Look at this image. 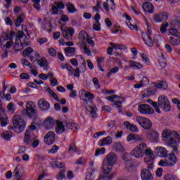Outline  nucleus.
Instances as JSON below:
<instances>
[{
    "mask_svg": "<svg viewBox=\"0 0 180 180\" xmlns=\"http://www.w3.org/2000/svg\"><path fill=\"white\" fill-rule=\"evenodd\" d=\"M56 124V121L53 118H47L44 122V126L46 130H51L54 129V125Z\"/></svg>",
    "mask_w": 180,
    "mask_h": 180,
    "instance_id": "obj_17",
    "label": "nucleus"
},
{
    "mask_svg": "<svg viewBox=\"0 0 180 180\" xmlns=\"http://www.w3.org/2000/svg\"><path fill=\"white\" fill-rule=\"evenodd\" d=\"M1 137H2V139H4V140L9 141V140H11V138L12 137V134L9 133L8 131H4L1 134Z\"/></svg>",
    "mask_w": 180,
    "mask_h": 180,
    "instance_id": "obj_46",
    "label": "nucleus"
},
{
    "mask_svg": "<svg viewBox=\"0 0 180 180\" xmlns=\"http://www.w3.org/2000/svg\"><path fill=\"white\" fill-rule=\"evenodd\" d=\"M7 109L8 112H10L11 113H13L15 110H16V107H15V105L13 104V103H9L7 106Z\"/></svg>",
    "mask_w": 180,
    "mask_h": 180,
    "instance_id": "obj_49",
    "label": "nucleus"
},
{
    "mask_svg": "<svg viewBox=\"0 0 180 180\" xmlns=\"http://www.w3.org/2000/svg\"><path fill=\"white\" fill-rule=\"evenodd\" d=\"M154 157H147L145 158V162L148 165V168H149V169H152L153 165H154Z\"/></svg>",
    "mask_w": 180,
    "mask_h": 180,
    "instance_id": "obj_33",
    "label": "nucleus"
},
{
    "mask_svg": "<svg viewBox=\"0 0 180 180\" xmlns=\"http://www.w3.org/2000/svg\"><path fill=\"white\" fill-rule=\"evenodd\" d=\"M38 106L41 112H46L50 109V103L45 99H40L38 101Z\"/></svg>",
    "mask_w": 180,
    "mask_h": 180,
    "instance_id": "obj_14",
    "label": "nucleus"
},
{
    "mask_svg": "<svg viewBox=\"0 0 180 180\" xmlns=\"http://www.w3.org/2000/svg\"><path fill=\"white\" fill-rule=\"evenodd\" d=\"M66 7L69 13H75L77 12V8H75V6L72 4L71 2H68L66 4Z\"/></svg>",
    "mask_w": 180,
    "mask_h": 180,
    "instance_id": "obj_34",
    "label": "nucleus"
},
{
    "mask_svg": "<svg viewBox=\"0 0 180 180\" xmlns=\"http://www.w3.org/2000/svg\"><path fill=\"white\" fill-rule=\"evenodd\" d=\"M93 29L94 30H96V32H101V22L99 24H94L93 25Z\"/></svg>",
    "mask_w": 180,
    "mask_h": 180,
    "instance_id": "obj_62",
    "label": "nucleus"
},
{
    "mask_svg": "<svg viewBox=\"0 0 180 180\" xmlns=\"http://www.w3.org/2000/svg\"><path fill=\"white\" fill-rule=\"evenodd\" d=\"M154 20L155 22H166V20H168V15L167 13L156 15L154 17Z\"/></svg>",
    "mask_w": 180,
    "mask_h": 180,
    "instance_id": "obj_21",
    "label": "nucleus"
},
{
    "mask_svg": "<svg viewBox=\"0 0 180 180\" xmlns=\"http://www.w3.org/2000/svg\"><path fill=\"white\" fill-rule=\"evenodd\" d=\"M155 154H157L159 157L164 158L168 155V151L165 148L158 147L155 150Z\"/></svg>",
    "mask_w": 180,
    "mask_h": 180,
    "instance_id": "obj_19",
    "label": "nucleus"
},
{
    "mask_svg": "<svg viewBox=\"0 0 180 180\" xmlns=\"http://www.w3.org/2000/svg\"><path fill=\"white\" fill-rule=\"evenodd\" d=\"M20 171H22V166L20 165H18L15 170V176H16V178H18L17 180L20 179V178H22V176H20Z\"/></svg>",
    "mask_w": 180,
    "mask_h": 180,
    "instance_id": "obj_40",
    "label": "nucleus"
},
{
    "mask_svg": "<svg viewBox=\"0 0 180 180\" xmlns=\"http://www.w3.org/2000/svg\"><path fill=\"white\" fill-rule=\"evenodd\" d=\"M13 126L8 127L9 130H14L15 133H22L26 127L25 120L20 117V115H15L13 118Z\"/></svg>",
    "mask_w": 180,
    "mask_h": 180,
    "instance_id": "obj_2",
    "label": "nucleus"
},
{
    "mask_svg": "<svg viewBox=\"0 0 180 180\" xmlns=\"http://www.w3.org/2000/svg\"><path fill=\"white\" fill-rule=\"evenodd\" d=\"M107 101H110L114 103L115 106L118 109H122V103L124 102V98L123 97H120L117 95H112L110 96L106 97Z\"/></svg>",
    "mask_w": 180,
    "mask_h": 180,
    "instance_id": "obj_9",
    "label": "nucleus"
},
{
    "mask_svg": "<svg viewBox=\"0 0 180 180\" xmlns=\"http://www.w3.org/2000/svg\"><path fill=\"white\" fill-rule=\"evenodd\" d=\"M131 153H124L122 155V160L125 161V162H129V161H131Z\"/></svg>",
    "mask_w": 180,
    "mask_h": 180,
    "instance_id": "obj_42",
    "label": "nucleus"
},
{
    "mask_svg": "<svg viewBox=\"0 0 180 180\" xmlns=\"http://www.w3.org/2000/svg\"><path fill=\"white\" fill-rule=\"evenodd\" d=\"M142 8L145 12L148 13H153L154 12V6L151 3L147 1L142 4Z\"/></svg>",
    "mask_w": 180,
    "mask_h": 180,
    "instance_id": "obj_18",
    "label": "nucleus"
},
{
    "mask_svg": "<svg viewBox=\"0 0 180 180\" xmlns=\"http://www.w3.org/2000/svg\"><path fill=\"white\" fill-rule=\"evenodd\" d=\"M65 169H62L60 171L59 174H57L56 179H57L58 180H63V179H64V178H65Z\"/></svg>",
    "mask_w": 180,
    "mask_h": 180,
    "instance_id": "obj_47",
    "label": "nucleus"
},
{
    "mask_svg": "<svg viewBox=\"0 0 180 180\" xmlns=\"http://www.w3.org/2000/svg\"><path fill=\"white\" fill-rule=\"evenodd\" d=\"M116 161H117V158L116 157V154L113 153H110L107 155L106 159L104 162L105 165L103 167V174L98 178V180H101V179L112 180V178H113L115 174L114 173L109 174L110 172H112V167H112V165H115V164L116 163Z\"/></svg>",
    "mask_w": 180,
    "mask_h": 180,
    "instance_id": "obj_1",
    "label": "nucleus"
},
{
    "mask_svg": "<svg viewBox=\"0 0 180 180\" xmlns=\"http://www.w3.org/2000/svg\"><path fill=\"white\" fill-rule=\"evenodd\" d=\"M141 178L142 180H153V173L148 169H143L141 172Z\"/></svg>",
    "mask_w": 180,
    "mask_h": 180,
    "instance_id": "obj_13",
    "label": "nucleus"
},
{
    "mask_svg": "<svg viewBox=\"0 0 180 180\" xmlns=\"http://www.w3.org/2000/svg\"><path fill=\"white\" fill-rule=\"evenodd\" d=\"M159 64L162 68H165V67H167V61H165L164 58L160 59Z\"/></svg>",
    "mask_w": 180,
    "mask_h": 180,
    "instance_id": "obj_52",
    "label": "nucleus"
},
{
    "mask_svg": "<svg viewBox=\"0 0 180 180\" xmlns=\"http://www.w3.org/2000/svg\"><path fill=\"white\" fill-rule=\"evenodd\" d=\"M167 162H169V167H172L176 164V156H175V153H170L169 154Z\"/></svg>",
    "mask_w": 180,
    "mask_h": 180,
    "instance_id": "obj_22",
    "label": "nucleus"
},
{
    "mask_svg": "<svg viewBox=\"0 0 180 180\" xmlns=\"http://www.w3.org/2000/svg\"><path fill=\"white\" fill-rule=\"evenodd\" d=\"M148 103H150L152 105L157 113H161V110H160V108H158V102H154L153 100L148 99Z\"/></svg>",
    "mask_w": 180,
    "mask_h": 180,
    "instance_id": "obj_37",
    "label": "nucleus"
},
{
    "mask_svg": "<svg viewBox=\"0 0 180 180\" xmlns=\"http://www.w3.org/2000/svg\"><path fill=\"white\" fill-rule=\"evenodd\" d=\"M32 53H34V50H33L32 47H28L25 50H24V51L22 52V56L23 57H30L31 61H33L34 58L33 57V56L31 55Z\"/></svg>",
    "mask_w": 180,
    "mask_h": 180,
    "instance_id": "obj_23",
    "label": "nucleus"
},
{
    "mask_svg": "<svg viewBox=\"0 0 180 180\" xmlns=\"http://www.w3.org/2000/svg\"><path fill=\"white\" fill-rule=\"evenodd\" d=\"M65 53L67 57H71V56H75V48L68 47L65 49Z\"/></svg>",
    "mask_w": 180,
    "mask_h": 180,
    "instance_id": "obj_30",
    "label": "nucleus"
},
{
    "mask_svg": "<svg viewBox=\"0 0 180 180\" xmlns=\"http://www.w3.org/2000/svg\"><path fill=\"white\" fill-rule=\"evenodd\" d=\"M62 34L64 39H66L68 41L72 40V36L74 35V29L72 28H67V27H61Z\"/></svg>",
    "mask_w": 180,
    "mask_h": 180,
    "instance_id": "obj_11",
    "label": "nucleus"
},
{
    "mask_svg": "<svg viewBox=\"0 0 180 180\" xmlns=\"http://www.w3.org/2000/svg\"><path fill=\"white\" fill-rule=\"evenodd\" d=\"M158 108H161L165 112H169L171 110V103L167 96H160L158 101Z\"/></svg>",
    "mask_w": 180,
    "mask_h": 180,
    "instance_id": "obj_5",
    "label": "nucleus"
},
{
    "mask_svg": "<svg viewBox=\"0 0 180 180\" xmlns=\"http://www.w3.org/2000/svg\"><path fill=\"white\" fill-rule=\"evenodd\" d=\"M138 110L142 115H150L154 113V110L148 104H141L138 106Z\"/></svg>",
    "mask_w": 180,
    "mask_h": 180,
    "instance_id": "obj_10",
    "label": "nucleus"
},
{
    "mask_svg": "<svg viewBox=\"0 0 180 180\" xmlns=\"http://www.w3.org/2000/svg\"><path fill=\"white\" fill-rule=\"evenodd\" d=\"M158 165H160V167H169V163L167 161H164L162 160H161L159 163Z\"/></svg>",
    "mask_w": 180,
    "mask_h": 180,
    "instance_id": "obj_58",
    "label": "nucleus"
},
{
    "mask_svg": "<svg viewBox=\"0 0 180 180\" xmlns=\"http://www.w3.org/2000/svg\"><path fill=\"white\" fill-rule=\"evenodd\" d=\"M8 122H9V120H8L6 115L0 112V124L1 127H5L8 124Z\"/></svg>",
    "mask_w": 180,
    "mask_h": 180,
    "instance_id": "obj_26",
    "label": "nucleus"
},
{
    "mask_svg": "<svg viewBox=\"0 0 180 180\" xmlns=\"http://www.w3.org/2000/svg\"><path fill=\"white\" fill-rule=\"evenodd\" d=\"M143 40L148 47H153V46H154V42L153 41L151 37L148 34H146L144 37H143Z\"/></svg>",
    "mask_w": 180,
    "mask_h": 180,
    "instance_id": "obj_24",
    "label": "nucleus"
},
{
    "mask_svg": "<svg viewBox=\"0 0 180 180\" xmlns=\"http://www.w3.org/2000/svg\"><path fill=\"white\" fill-rule=\"evenodd\" d=\"M144 154H146V155H148V157H153V155H154V153L153 152V150L147 148V145L146 149L144 150Z\"/></svg>",
    "mask_w": 180,
    "mask_h": 180,
    "instance_id": "obj_53",
    "label": "nucleus"
},
{
    "mask_svg": "<svg viewBox=\"0 0 180 180\" xmlns=\"http://www.w3.org/2000/svg\"><path fill=\"white\" fill-rule=\"evenodd\" d=\"M24 143L27 146L32 143L33 148H36L39 146L40 141L36 139V136L32 132L27 131L24 137Z\"/></svg>",
    "mask_w": 180,
    "mask_h": 180,
    "instance_id": "obj_4",
    "label": "nucleus"
},
{
    "mask_svg": "<svg viewBox=\"0 0 180 180\" xmlns=\"http://www.w3.org/2000/svg\"><path fill=\"white\" fill-rule=\"evenodd\" d=\"M127 25L128 26V27H129L131 29V30H139V28L137 27V25H134L133 24H131V22H130V21L127 22Z\"/></svg>",
    "mask_w": 180,
    "mask_h": 180,
    "instance_id": "obj_51",
    "label": "nucleus"
},
{
    "mask_svg": "<svg viewBox=\"0 0 180 180\" xmlns=\"http://www.w3.org/2000/svg\"><path fill=\"white\" fill-rule=\"evenodd\" d=\"M165 180H176V177L171 174L165 176Z\"/></svg>",
    "mask_w": 180,
    "mask_h": 180,
    "instance_id": "obj_57",
    "label": "nucleus"
},
{
    "mask_svg": "<svg viewBox=\"0 0 180 180\" xmlns=\"http://www.w3.org/2000/svg\"><path fill=\"white\" fill-rule=\"evenodd\" d=\"M56 131L57 134H60L64 133V131H65V127H64L63 122H61L60 120L56 121Z\"/></svg>",
    "mask_w": 180,
    "mask_h": 180,
    "instance_id": "obj_20",
    "label": "nucleus"
},
{
    "mask_svg": "<svg viewBox=\"0 0 180 180\" xmlns=\"http://www.w3.org/2000/svg\"><path fill=\"white\" fill-rule=\"evenodd\" d=\"M84 98H87V99L92 100L94 99V98H95V96L91 94V92H86L84 94Z\"/></svg>",
    "mask_w": 180,
    "mask_h": 180,
    "instance_id": "obj_61",
    "label": "nucleus"
},
{
    "mask_svg": "<svg viewBox=\"0 0 180 180\" xmlns=\"http://www.w3.org/2000/svg\"><path fill=\"white\" fill-rule=\"evenodd\" d=\"M89 37V36L88 35V33L84 30L81 31L79 34V40H82V41H85Z\"/></svg>",
    "mask_w": 180,
    "mask_h": 180,
    "instance_id": "obj_38",
    "label": "nucleus"
},
{
    "mask_svg": "<svg viewBox=\"0 0 180 180\" xmlns=\"http://www.w3.org/2000/svg\"><path fill=\"white\" fill-rule=\"evenodd\" d=\"M169 33L172 34L169 38L170 42L173 46H179L180 44V32L175 28L169 29Z\"/></svg>",
    "mask_w": 180,
    "mask_h": 180,
    "instance_id": "obj_7",
    "label": "nucleus"
},
{
    "mask_svg": "<svg viewBox=\"0 0 180 180\" xmlns=\"http://www.w3.org/2000/svg\"><path fill=\"white\" fill-rule=\"evenodd\" d=\"M136 120L137 123L141 125V127H143L145 130H150V129L153 127V123H151V121H150L148 118L137 116Z\"/></svg>",
    "mask_w": 180,
    "mask_h": 180,
    "instance_id": "obj_8",
    "label": "nucleus"
},
{
    "mask_svg": "<svg viewBox=\"0 0 180 180\" xmlns=\"http://www.w3.org/2000/svg\"><path fill=\"white\" fill-rule=\"evenodd\" d=\"M60 150V147H58L57 145H54L51 150H49V153H51L52 154H56L57 151Z\"/></svg>",
    "mask_w": 180,
    "mask_h": 180,
    "instance_id": "obj_54",
    "label": "nucleus"
},
{
    "mask_svg": "<svg viewBox=\"0 0 180 180\" xmlns=\"http://www.w3.org/2000/svg\"><path fill=\"white\" fill-rule=\"evenodd\" d=\"M90 115L93 119H96L98 117L96 114V107H90Z\"/></svg>",
    "mask_w": 180,
    "mask_h": 180,
    "instance_id": "obj_45",
    "label": "nucleus"
},
{
    "mask_svg": "<svg viewBox=\"0 0 180 180\" xmlns=\"http://www.w3.org/2000/svg\"><path fill=\"white\" fill-rule=\"evenodd\" d=\"M44 88L46 92H49V94L51 95V96L53 97L56 101H57V102H60V98L58 97V96H57L56 93H54V91H53V90H51L50 86H46Z\"/></svg>",
    "mask_w": 180,
    "mask_h": 180,
    "instance_id": "obj_28",
    "label": "nucleus"
},
{
    "mask_svg": "<svg viewBox=\"0 0 180 180\" xmlns=\"http://www.w3.org/2000/svg\"><path fill=\"white\" fill-rule=\"evenodd\" d=\"M20 78H21V79H29L30 78V77L29 76V75L27 73H22L20 75Z\"/></svg>",
    "mask_w": 180,
    "mask_h": 180,
    "instance_id": "obj_64",
    "label": "nucleus"
},
{
    "mask_svg": "<svg viewBox=\"0 0 180 180\" xmlns=\"http://www.w3.org/2000/svg\"><path fill=\"white\" fill-rule=\"evenodd\" d=\"M21 61H22L23 65H27V67H30V68H33V66H32V63H30L29 62V60H26L25 58H22L21 60Z\"/></svg>",
    "mask_w": 180,
    "mask_h": 180,
    "instance_id": "obj_55",
    "label": "nucleus"
},
{
    "mask_svg": "<svg viewBox=\"0 0 180 180\" xmlns=\"http://www.w3.org/2000/svg\"><path fill=\"white\" fill-rule=\"evenodd\" d=\"M147 149V144L140 143L135 147L131 152V155L136 158H141L144 155V151Z\"/></svg>",
    "mask_w": 180,
    "mask_h": 180,
    "instance_id": "obj_6",
    "label": "nucleus"
},
{
    "mask_svg": "<svg viewBox=\"0 0 180 180\" xmlns=\"http://www.w3.org/2000/svg\"><path fill=\"white\" fill-rule=\"evenodd\" d=\"M44 143L48 146H51L56 141V134L53 131H49L44 138Z\"/></svg>",
    "mask_w": 180,
    "mask_h": 180,
    "instance_id": "obj_12",
    "label": "nucleus"
},
{
    "mask_svg": "<svg viewBox=\"0 0 180 180\" xmlns=\"http://www.w3.org/2000/svg\"><path fill=\"white\" fill-rule=\"evenodd\" d=\"M156 86L158 88H163V89H168V83H167L166 81H161L160 83H158L156 84Z\"/></svg>",
    "mask_w": 180,
    "mask_h": 180,
    "instance_id": "obj_44",
    "label": "nucleus"
},
{
    "mask_svg": "<svg viewBox=\"0 0 180 180\" xmlns=\"http://www.w3.org/2000/svg\"><path fill=\"white\" fill-rule=\"evenodd\" d=\"M65 127L68 128L69 130H72V129H75L76 131H78L79 129V126L74 122H65Z\"/></svg>",
    "mask_w": 180,
    "mask_h": 180,
    "instance_id": "obj_31",
    "label": "nucleus"
},
{
    "mask_svg": "<svg viewBox=\"0 0 180 180\" xmlns=\"http://www.w3.org/2000/svg\"><path fill=\"white\" fill-rule=\"evenodd\" d=\"M55 5H52V12L53 15H58L59 9H64L65 5L63 2H55Z\"/></svg>",
    "mask_w": 180,
    "mask_h": 180,
    "instance_id": "obj_16",
    "label": "nucleus"
},
{
    "mask_svg": "<svg viewBox=\"0 0 180 180\" xmlns=\"http://www.w3.org/2000/svg\"><path fill=\"white\" fill-rule=\"evenodd\" d=\"M112 137L108 136L105 138H103L101 141V143L99 144L100 147H103V146H106L107 144H112Z\"/></svg>",
    "mask_w": 180,
    "mask_h": 180,
    "instance_id": "obj_32",
    "label": "nucleus"
},
{
    "mask_svg": "<svg viewBox=\"0 0 180 180\" xmlns=\"http://www.w3.org/2000/svg\"><path fill=\"white\" fill-rule=\"evenodd\" d=\"M37 64L41 67H43L44 70H47V68H49V63L47 62V60L46 59V58H42L41 59H39L37 60Z\"/></svg>",
    "mask_w": 180,
    "mask_h": 180,
    "instance_id": "obj_27",
    "label": "nucleus"
},
{
    "mask_svg": "<svg viewBox=\"0 0 180 180\" xmlns=\"http://www.w3.org/2000/svg\"><path fill=\"white\" fill-rule=\"evenodd\" d=\"M110 46L111 47H112V49H115V50H124V49H126V46H124V45L114 44L112 42L110 43Z\"/></svg>",
    "mask_w": 180,
    "mask_h": 180,
    "instance_id": "obj_41",
    "label": "nucleus"
},
{
    "mask_svg": "<svg viewBox=\"0 0 180 180\" xmlns=\"http://www.w3.org/2000/svg\"><path fill=\"white\" fill-rule=\"evenodd\" d=\"M106 151V148H101V149H97L95 153V156L98 157L99 155L105 154V152Z\"/></svg>",
    "mask_w": 180,
    "mask_h": 180,
    "instance_id": "obj_50",
    "label": "nucleus"
},
{
    "mask_svg": "<svg viewBox=\"0 0 180 180\" xmlns=\"http://www.w3.org/2000/svg\"><path fill=\"white\" fill-rule=\"evenodd\" d=\"M93 84H94L97 89H101V86L99 85V80L96 77L93 78Z\"/></svg>",
    "mask_w": 180,
    "mask_h": 180,
    "instance_id": "obj_56",
    "label": "nucleus"
},
{
    "mask_svg": "<svg viewBox=\"0 0 180 180\" xmlns=\"http://www.w3.org/2000/svg\"><path fill=\"white\" fill-rule=\"evenodd\" d=\"M169 25V24L168 22L162 23L160 26V32L162 34L167 33V28Z\"/></svg>",
    "mask_w": 180,
    "mask_h": 180,
    "instance_id": "obj_48",
    "label": "nucleus"
},
{
    "mask_svg": "<svg viewBox=\"0 0 180 180\" xmlns=\"http://www.w3.org/2000/svg\"><path fill=\"white\" fill-rule=\"evenodd\" d=\"M145 91H146L148 94H143V98H147V96H154V95H155V90L151 88L147 89Z\"/></svg>",
    "mask_w": 180,
    "mask_h": 180,
    "instance_id": "obj_39",
    "label": "nucleus"
},
{
    "mask_svg": "<svg viewBox=\"0 0 180 180\" xmlns=\"http://www.w3.org/2000/svg\"><path fill=\"white\" fill-rule=\"evenodd\" d=\"M68 151H72V153H78V148H77L75 142L71 143L69 145Z\"/></svg>",
    "mask_w": 180,
    "mask_h": 180,
    "instance_id": "obj_43",
    "label": "nucleus"
},
{
    "mask_svg": "<svg viewBox=\"0 0 180 180\" xmlns=\"http://www.w3.org/2000/svg\"><path fill=\"white\" fill-rule=\"evenodd\" d=\"M50 82L52 86H57V85H58V82L57 81V79H56V77L51 79Z\"/></svg>",
    "mask_w": 180,
    "mask_h": 180,
    "instance_id": "obj_60",
    "label": "nucleus"
},
{
    "mask_svg": "<svg viewBox=\"0 0 180 180\" xmlns=\"http://www.w3.org/2000/svg\"><path fill=\"white\" fill-rule=\"evenodd\" d=\"M49 53L51 57H56L57 56V51L54 49L53 48H50L49 50Z\"/></svg>",
    "mask_w": 180,
    "mask_h": 180,
    "instance_id": "obj_59",
    "label": "nucleus"
},
{
    "mask_svg": "<svg viewBox=\"0 0 180 180\" xmlns=\"http://www.w3.org/2000/svg\"><path fill=\"white\" fill-rule=\"evenodd\" d=\"M150 139L153 140L155 143L158 141V139H160V134L155 131H150L148 133Z\"/></svg>",
    "mask_w": 180,
    "mask_h": 180,
    "instance_id": "obj_25",
    "label": "nucleus"
},
{
    "mask_svg": "<svg viewBox=\"0 0 180 180\" xmlns=\"http://www.w3.org/2000/svg\"><path fill=\"white\" fill-rule=\"evenodd\" d=\"M44 88L46 92H49V94L51 95V96L53 97L56 101H57V102H60V98L58 97V96H57L56 93H54V91H53V90H51L50 86H46Z\"/></svg>",
    "mask_w": 180,
    "mask_h": 180,
    "instance_id": "obj_29",
    "label": "nucleus"
},
{
    "mask_svg": "<svg viewBox=\"0 0 180 180\" xmlns=\"http://www.w3.org/2000/svg\"><path fill=\"white\" fill-rule=\"evenodd\" d=\"M129 65L131 68H137V70H140V68H143V67H144L140 63H137L134 60H129Z\"/></svg>",
    "mask_w": 180,
    "mask_h": 180,
    "instance_id": "obj_35",
    "label": "nucleus"
},
{
    "mask_svg": "<svg viewBox=\"0 0 180 180\" xmlns=\"http://www.w3.org/2000/svg\"><path fill=\"white\" fill-rule=\"evenodd\" d=\"M25 22V19L23 18V15H20L17 17V19L14 21V24L16 27H19L20 26V24L23 23Z\"/></svg>",
    "mask_w": 180,
    "mask_h": 180,
    "instance_id": "obj_36",
    "label": "nucleus"
},
{
    "mask_svg": "<svg viewBox=\"0 0 180 180\" xmlns=\"http://www.w3.org/2000/svg\"><path fill=\"white\" fill-rule=\"evenodd\" d=\"M170 144H173L174 146H178L180 143V136L179 134L176 132H172L171 137L169 139Z\"/></svg>",
    "mask_w": 180,
    "mask_h": 180,
    "instance_id": "obj_15",
    "label": "nucleus"
},
{
    "mask_svg": "<svg viewBox=\"0 0 180 180\" xmlns=\"http://www.w3.org/2000/svg\"><path fill=\"white\" fill-rule=\"evenodd\" d=\"M141 82L143 84V86L148 85V84L150 83V80L148 79V78L143 77Z\"/></svg>",
    "mask_w": 180,
    "mask_h": 180,
    "instance_id": "obj_63",
    "label": "nucleus"
},
{
    "mask_svg": "<svg viewBox=\"0 0 180 180\" xmlns=\"http://www.w3.org/2000/svg\"><path fill=\"white\" fill-rule=\"evenodd\" d=\"M23 115H27L28 117L31 119H34L39 116L37 113V109H36V105L33 103L32 101H29L27 103L26 109L22 110Z\"/></svg>",
    "mask_w": 180,
    "mask_h": 180,
    "instance_id": "obj_3",
    "label": "nucleus"
}]
</instances>
